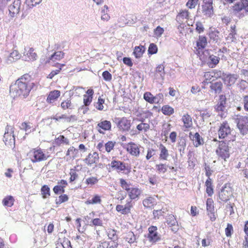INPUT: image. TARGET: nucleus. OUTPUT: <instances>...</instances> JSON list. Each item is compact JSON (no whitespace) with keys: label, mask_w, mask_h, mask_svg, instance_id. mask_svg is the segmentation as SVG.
<instances>
[{"label":"nucleus","mask_w":248,"mask_h":248,"mask_svg":"<svg viewBox=\"0 0 248 248\" xmlns=\"http://www.w3.org/2000/svg\"><path fill=\"white\" fill-rule=\"evenodd\" d=\"M144 99L150 104H154L155 100L154 99V95L150 92H147L144 93Z\"/></svg>","instance_id":"47"},{"label":"nucleus","mask_w":248,"mask_h":248,"mask_svg":"<svg viewBox=\"0 0 248 248\" xmlns=\"http://www.w3.org/2000/svg\"><path fill=\"white\" fill-rule=\"evenodd\" d=\"M78 151L74 147H70L66 153V155H69L71 157L74 158L78 156Z\"/></svg>","instance_id":"45"},{"label":"nucleus","mask_w":248,"mask_h":248,"mask_svg":"<svg viewBox=\"0 0 248 248\" xmlns=\"http://www.w3.org/2000/svg\"><path fill=\"white\" fill-rule=\"evenodd\" d=\"M232 13L241 18L248 13V0H239L232 7Z\"/></svg>","instance_id":"2"},{"label":"nucleus","mask_w":248,"mask_h":248,"mask_svg":"<svg viewBox=\"0 0 248 248\" xmlns=\"http://www.w3.org/2000/svg\"><path fill=\"white\" fill-rule=\"evenodd\" d=\"M22 9L21 0H14L8 6V16L11 18L16 17Z\"/></svg>","instance_id":"5"},{"label":"nucleus","mask_w":248,"mask_h":248,"mask_svg":"<svg viewBox=\"0 0 248 248\" xmlns=\"http://www.w3.org/2000/svg\"><path fill=\"white\" fill-rule=\"evenodd\" d=\"M233 232V227L231 224H228L227 228L225 229V234L227 237H230Z\"/></svg>","instance_id":"62"},{"label":"nucleus","mask_w":248,"mask_h":248,"mask_svg":"<svg viewBox=\"0 0 248 248\" xmlns=\"http://www.w3.org/2000/svg\"><path fill=\"white\" fill-rule=\"evenodd\" d=\"M167 223L172 232H176L179 230L178 224L174 215L170 214L167 217Z\"/></svg>","instance_id":"13"},{"label":"nucleus","mask_w":248,"mask_h":248,"mask_svg":"<svg viewBox=\"0 0 248 248\" xmlns=\"http://www.w3.org/2000/svg\"><path fill=\"white\" fill-rule=\"evenodd\" d=\"M145 50V48L143 46H136L133 53L136 58H140L142 56Z\"/></svg>","instance_id":"33"},{"label":"nucleus","mask_w":248,"mask_h":248,"mask_svg":"<svg viewBox=\"0 0 248 248\" xmlns=\"http://www.w3.org/2000/svg\"><path fill=\"white\" fill-rule=\"evenodd\" d=\"M162 111L166 115H170L174 113V109L172 107L165 105L162 107Z\"/></svg>","instance_id":"46"},{"label":"nucleus","mask_w":248,"mask_h":248,"mask_svg":"<svg viewBox=\"0 0 248 248\" xmlns=\"http://www.w3.org/2000/svg\"><path fill=\"white\" fill-rule=\"evenodd\" d=\"M231 195V188L229 186L227 185H225L218 192L219 199L222 202H227L228 201Z\"/></svg>","instance_id":"11"},{"label":"nucleus","mask_w":248,"mask_h":248,"mask_svg":"<svg viewBox=\"0 0 248 248\" xmlns=\"http://www.w3.org/2000/svg\"><path fill=\"white\" fill-rule=\"evenodd\" d=\"M200 114L203 119H206L210 117L211 113L209 110L204 109L201 110Z\"/></svg>","instance_id":"54"},{"label":"nucleus","mask_w":248,"mask_h":248,"mask_svg":"<svg viewBox=\"0 0 248 248\" xmlns=\"http://www.w3.org/2000/svg\"><path fill=\"white\" fill-rule=\"evenodd\" d=\"M102 77L104 79L107 81H109L112 79V75L108 71H105L102 73Z\"/></svg>","instance_id":"63"},{"label":"nucleus","mask_w":248,"mask_h":248,"mask_svg":"<svg viewBox=\"0 0 248 248\" xmlns=\"http://www.w3.org/2000/svg\"><path fill=\"white\" fill-rule=\"evenodd\" d=\"M155 168L160 173H165L167 171L166 165L164 164L156 165Z\"/></svg>","instance_id":"58"},{"label":"nucleus","mask_w":248,"mask_h":248,"mask_svg":"<svg viewBox=\"0 0 248 248\" xmlns=\"http://www.w3.org/2000/svg\"><path fill=\"white\" fill-rule=\"evenodd\" d=\"M35 86L31 77L28 74H25L11 85L10 95L14 99L22 96L26 98Z\"/></svg>","instance_id":"1"},{"label":"nucleus","mask_w":248,"mask_h":248,"mask_svg":"<svg viewBox=\"0 0 248 248\" xmlns=\"http://www.w3.org/2000/svg\"><path fill=\"white\" fill-rule=\"evenodd\" d=\"M108 236L110 239L112 240L114 246L112 245L111 247L113 248H115L117 247V243L115 242L117 240V235L116 234V232L113 229H108Z\"/></svg>","instance_id":"29"},{"label":"nucleus","mask_w":248,"mask_h":248,"mask_svg":"<svg viewBox=\"0 0 248 248\" xmlns=\"http://www.w3.org/2000/svg\"><path fill=\"white\" fill-rule=\"evenodd\" d=\"M238 78L237 74H225L223 75V79L225 84L228 86L234 84Z\"/></svg>","instance_id":"19"},{"label":"nucleus","mask_w":248,"mask_h":248,"mask_svg":"<svg viewBox=\"0 0 248 248\" xmlns=\"http://www.w3.org/2000/svg\"><path fill=\"white\" fill-rule=\"evenodd\" d=\"M32 127V124L27 122L22 123L20 125V129L24 130L26 134L30 133L31 132Z\"/></svg>","instance_id":"36"},{"label":"nucleus","mask_w":248,"mask_h":248,"mask_svg":"<svg viewBox=\"0 0 248 248\" xmlns=\"http://www.w3.org/2000/svg\"><path fill=\"white\" fill-rule=\"evenodd\" d=\"M98 180L97 177H90L86 179L85 183L88 186H93L96 184L98 182Z\"/></svg>","instance_id":"52"},{"label":"nucleus","mask_w":248,"mask_h":248,"mask_svg":"<svg viewBox=\"0 0 248 248\" xmlns=\"http://www.w3.org/2000/svg\"><path fill=\"white\" fill-rule=\"evenodd\" d=\"M207 45V40L205 37L200 36L197 42V46L199 49L204 48Z\"/></svg>","instance_id":"39"},{"label":"nucleus","mask_w":248,"mask_h":248,"mask_svg":"<svg viewBox=\"0 0 248 248\" xmlns=\"http://www.w3.org/2000/svg\"><path fill=\"white\" fill-rule=\"evenodd\" d=\"M219 32L218 31H213L209 34V36L211 39H213L214 41L216 42H217L219 39Z\"/></svg>","instance_id":"59"},{"label":"nucleus","mask_w":248,"mask_h":248,"mask_svg":"<svg viewBox=\"0 0 248 248\" xmlns=\"http://www.w3.org/2000/svg\"><path fill=\"white\" fill-rule=\"evenodd\" d=\"M111 124L110 121L107 120L102 121L98 123L96 128L98 132L100 134H104L102 130L108 131L111 129Z\"/></svg>","instance_id":"17"},{"label":"nucleus","mask_w":248,"mask_h":248,"mask_svg":"<svg viewBox=\"0 0 248 248\" xmlns=\"http://www.w3.org/2000/svg\"><path fill=\"white\" fill-rule=\"evenodd\" d=\"M143 148L140 145L134 142H129L127 145V151L132 156L139 157L140 155V149Z\"/></svg>","instance_id":"10"},{"label":"nucleus","mask_w":248,"mask_h":248,"mask_svg":"<svg viewBox=\"0 0 248 248\" xmlns=\"http://www.w3.org/2000/svg\"><path fill=\"white\" fill-rule=\"evenodd\" d=\"M41 194L44 199L50 196V188L47 185L43 186L41 189Z\"/></svg>","instance_id":"44"},{"label":"nucleus","mask_w":248,"mask_h":248,"mask_svg":"<svg viewBox=\"0 0 248 248\" xmlns=\"http://www.w3.org/2000/svg\"><path fill=\"white\" fill-rule=\"evenodd\" d=\"M101 202V197L98 195H94L91 199H89L86 201L87 204H94L100 203Z\"/></svg>","instance_id":"38"},{"label":"nucleus","mask_w":248,"mask_h":248,"mask_svg":"<svg viewBox=\"0 0 248 248\" xmlns=\"http://www.w3.org/2000/svg\"><path fill=\"white\" fill-rule=\"evenodd\" d=\"M117 126L120 130L128 131L131 127L130 121L125 117H123L119 120L117 123Z\"/></svg>","instance_id":"15"},{"label":"nucleus","mask_w":248,"mask_h":248,"mask_svg":"<svg viewBox=\"0 0 248 248\" xmlns=\"http://www.w3.org/2000/svg\"><path fill=\"white\" fill-rule=\"evenodd\" d=\"M70 180L71 182H73L75 180L78 176V174L76 172V170L72 169L70 171Z\"/></svg>","instance_id":"64"},{"label":"nucleus","mask_w":248,"mask_h":248,"mask_svg":"<svg viewBox=\"0 0 248 248\" xmlns=\"http://www.w3.org/2000/svg\"><path fill=\"white\" fill-rule=\"evenodd\" d=\"M21 55L18 51L13 50L6 59L5 61L7 64H10L13 62L20 59Z\"/></svg>","instance_id":"21"},{"label":"nucleus","mask_w":248,"mask_h":248,"mask_svg":"<svg viewBox=\"0 0 248 248\" xmlns=\"http://www.w3.org/2000/svg\"><path fill=\"white\" fill-rule=\"evenodd\" d=\"M177 147L178 150L180 153V155L181 156H182L185 153V149L186 147V140L184 139H180L178 142Z\"/></svg>","instance_id":"34"},{"label":"nucleus","mask_w":248,"mask_h":248,"mask_svg":"<svg viewBox=\"0 0 248 248\" xmlns=\"http://www.w3.org/2000/svg\"><path fill=\"white\" fill-rule=\"evenodd\" d=\"M236 122L240 133L243 135L247 134L248 133V117L237 116Z\"/></svg>","instance_id":"7"},{"label":"nucleus","mask_w":248,"mask_h":248,"mask_svg":"<svg viewBox=\"0 0 248 248\" xmlns=\"http://www.w3.org/2000/svg\"><path fill=\"white\" fill-rule=\"evenodd\" d=\"M99 157L98 154L96 152L90 153L87 157L85 159V162L88 165H92L94 163L98 162Z\"/></svg>","instance_id":"18"},{"label":"nucleus","mask_w":248,"mask_h":248,"mask_svg":"<svg viewBox=\"0 0 248 248\" xmlns=\"http://www.w3.org/2000/svg\"><path fill=\"white\" fill-rule=\"evenodd\" d=\"M37 55L32 48H25L23 59L27 62L34 61L37 59Z\"/></svg>","instance_id":"12"},{"label":"nucleus","mask_w":248,"mask_h":248,"mask_svg":"<svg viewBox=\"0 0 248 248\" xmlns=\"http://www.w3.org/2000/svg\"><path fill=\"white\" fill-rule=\"evenodd\" d=\"M204 77L205 78L204 82L208 83L210 82V80L214 77V72H208L204 73Z\"/></svg>","instance_id":"57"},{"label":"nucleus","mask_w":248,"mask_h":248,"mask_svg":"<svg viewBox=\"0 0 248 248\" xmlns=\"http://www.w3.org/2000/svg\"><path fill=\"white\" fill-rule=\"evenodd\" d=\"M157 227L154 226L149 228L148 237L150 242L155 243L160 239V236L157 233Z\"/></svg>","instance_id":"16"},{"label":"nucleus","mask_w":248,"mask_h":248,"mask_svg":"<svg viewBox=\"0 0 248 248\" xmlns=\"http://www.w3.org/2000/svg\"><path fill=\"white\" fill-rule=\"evenodd\" d=\"M226 99L225 96L221 95L220 96L219 101L215 107L216 111L217 112L218 115L220 116L221 118H225L227 115V112L226 109Z\"/></svg>","instance_id":"9"},{"label":"nucleus","mask_w":248,"mask_h":248,"mask_svg":"<svg viewBox=\"0 0 248 248\" xmlns=\"http://www.w3.org/2000/svg\"><path fill=\"white\" fill-rule=\"evenodd\" d=\"M157 47L156 45L152 43L150 45L148 48V53L151 55L156 54L157 52Z\"/></svg>","instance_id":"53"},{"label":"nucleus","mask_w":248,"mask_h":248,"mask_svg":"<svg viewBox=\"0 0 248 248\" xmlns=\"http://www.w3.org/2000/svg\"><path fill=\"white\" fill-rule=\"evenodd\" d=\"M15 199L12 196H6L2 201V204L4 206L12 207L14 205Z\"/></svg>","instance_id":"31"},{"label":"nucleus","mask_w":248,"mask_h":248,"mask_svg":"<svg viewBox=\"0 0 248 248\" xmlns=\"http://www.w3.org/2000/svg\"><path fill=\"white\" fill-rule=\"evenodd\" d=\"M110 166L112 169L116 170L118 172L124 171L126 169L125 164L118 160H112Z\"/></svg>","instance_id":"20"},{"label":"nucleus","mask_w":248,"mask_h":248,"mask_svg":"<svg viewBox=\"0 0 248 248\" xmlns=\"http://www.w3.org/2000/svg\"><path fill=\"white\" fill-rule=\"evenodd\" d=\"M64 53L62 51H57L55 52L49 58V60L55 62V61H60L63 58Z\"/></svg>","instance_id":"41"},{"label":"nucleus","mask_w":248,"mask_h":248,"mask_svg":"<svg viewBox=\"0 0 248 248\" xmlns=\"http://www.w3.org/2000/svg\"><path fill=\"white\" fill-rule=\"evenodd\" d=\"M61 92L58 90H54L50 92L47 97L46 101L49 103H53L60 96Z\"/></svg>","instance_id":"24"},{"label":"nucleus","mask_w":248,"mask_h":248,"mask_svg":"<svg viewBox=\"0 0 248 248\" xmlns=\"http://www.w3.org/2000/svg\"><path fill=\"white\" fill-rule=\"evenodd\" d=\"M29 156L32 163L39 162L46 160L48 155H46L40 148L33 149L29 154Z\"/></svg>","instance_id":"4"},{"label":"nucleus","mask_w":248,"mask_h":248,"mask_svg":"<svg viewBox=\"0 0 248 248\" xmlns=\"http://www.w3.org/2000/svg\"><path fill=\"white\" fill-rule=\"evenodd\" d=\"M104 100L99 97L98 99V102L95 106L96 108L99 110H102L104 108L103 104L104 103Z\"/></svg>","instance_id":"60"},{"label":"nucleus","mask_w":248,"mask_h":248,"mask_svg":"<svg viewBox=\"0 0 248 248\" xmlns=\"http://www.w3.org/2000/svg\"><path fill=\"white\" fill-rule=\"evenodd\" d=\"M216 153L219 158L226 160L230 156V149L228 144L224 142H220Z\"/></svg>","instance_id":"6"},{"label":"nucleus","mask_w":248,"mask_h":248,"mask_svg":"<svg viewBox=\"0 0 248 248\" xmlns=\"http://www.w3.org/2000/svg\"><path fill=\"white\" fill-rule=\"evenodd\" d=\"M206 210L207 212H212L215 211L214 202L211 198H208L206 201Z\"/></svg>","instance_id":"43"},{"label":"nucleus","mask_w":248,"mask_h":248,"mask_svg":"<svg viewBox=\"0 0 248 248\" xmlns=\"http://www.w3.org/2000/svg\"><path fill=\"white\" fill-rule=\"evenodd\" d=\"M182 120L184 123V127L189 128L192 126V120L191 116L187 113L183 115Z\"/></svg>","instance_id":"25"},{"label":"nucleus","mask_w":248,"mask_h":248,"mask_svg":"<svg viewBox=\"0 0 248 248\" xmlns=\"http://www.w3.org/2000/svg\"><path fill=\"white\" fill-rule=\"evenodd\" d=\"M189 135L196 147H198L203 143V140L198 133H196L192 137L191 132L189 133Z\"/></svg>","instance_id":"27"},{"label":"nucleus","mask_w":248,"mask_h":248,"mask_svg":"<svg viewBox=\"0 0 248 248\" xmlns=\"http://www.w3.org/2000/svg\"><path fill=\"white\" fill-rule=\"evenodd\" d=\"M242 103L245 111H248V95H244L242 97Z\"/></svg>","instance_id":"61"},{"label":"nucleus","mask_w":248,"mask_h":248,"mask_svg":"<svg viewBox=\"0 0 248 248\" xmlns=\"http://www.w3.org/2000/svg\"><path fill=\"white\" fill-rule=\"evenodd\" d=\"M3 141L7 145L11 146L15 144V139L14 135V128L12 126L7 125L6 127L3 136Z\"/></svg>","instance_id":"8"},{"label":"nucleus","mask_w":248,"mask_h":248,"mask_svg":"<svg viewBox=\"0 0 248 248\" xmlns=\"http://www.w3.org/2000/svg\"><path fill=\"white\" fill-rule=\"evenodd\" d=\"M164 31L163 28L157 26L154 31V34L156 37H160L162 35Z\"/></svg>","instance_id":"55"},{"label":"nucleus","mask_w":248,"mask_h":248,"mask_svg":"<svg viewBox=\"0 0 248 248\" xmlns=\"http://www.w3.org/2000/svg\"><path fill=\"white\" fill-rule=\"evenodd\" d=\"M155 204V199L151 197H148L143 201V205L146 208H152Z\"/></svg>","instance_id":"32"},{"label":"nucleus","mask_w":248,"mask_h":248,"mask_svg":"<svg viewBox=\"0 0 248 248\" xmlns=\"http://www.w3.org/2000/svg\"><path fill=\"white\" fill-rule=\"evenodd\" d=\"M160 151L159 159L167 160L169 156V151L166 147L162 144H160L159 147Z\"/></svg>","instance_id":"26"},{"label":"nucleus","mask_w":248,"mask_h":248,"mask_svg":"<svg viewBox=\"0 0 248 248\" xmlns=\"http://www.w3.org/2000/svg\"><path fill=\"white\" fill-rule=\"evenodd\" d=\"M120 184L122 187L127 192H128L132 187L129 184H128L125 180L123 179H120Z\"/></svg>","instance_id":"51"},{"label":"nucleus","mask_w":248,"mask_h":248,"mask_svg":"<svg viewBox=\"0 0 248 248\" xmlns=\"http://www.w3.org/2000/svg\"><path fill=\"white\" fill-rule=\"evenodd\" d=\"M137 129L140 131L143 130L146 132L150 129V125L149 124L142 122L137 126Z\"/></svg>","instance_id":"49"},{"label":"nucleus","mask_w":248,"mask_h":248,"mask_svg":"<svg viewBox=\"0 0 248 248\" xmlns=\"http://www.w3.org/2000/svg\"><path fill=\"white\" fill-rule=\"evenodd\" d=\"M62 108L63 109H73L74 106L71 103V100L67 99L66 100L63 101L61 105Z\"/></svg>","instance_id":"42"},{"label":"nucleus","mask_w":248,"mask_h":248,"mask_svg":"<svg viewBox=\"0 0 248 248\" xmlns=\"http://www.w3.org/2000/svg\"><path fill=\"white\" fill-rule=\"evenodd\" d=\"M163 94L162 93L157 94L155 96H154L155 100L154 104H159L162 103L163 101Z\"/></svg>","instance_id":"56"},{"label":"nucleus","mask_w":248,"mask_h":248,"mask_svg":"<svg viewBox=\"0 0 248 248\" xmlns=\"http://www.w3.org/2000/svg\"><path fill=\"white\" fill-rule=\"evenodd\" d=\"M165 67L163 64L158 65L155 69V77L156 79L164 80L165 77Z\"/></svg>","instance_id":"23"},{"label":"nucleus","mask_w":248,"mask_h":248,"mask_svg":"<svg viewBox=\"0 0 248 248\" xmlns=\"http://www.w3.org/2000/svg\"><path fill=\"white\" fill-rule=\"evenodd\" d=\"M132 207V203L131 200H126V203L123 205L118 204L116 207L117 212L122 214H127L130 212L131 208Z\"/></svg>","instance_id":"14"},{"label":"nucleus","mask_w":248,"mask_h":248,"mask_svg":"<svg viewBox=\"0 0 248 248\" xmlns=\"http://www.w3.org/2000/svg\"><path fill=\"white\" fill-rule=\"evenodd\" d=\"M141 192V191L139 188L132 187L128 192V194L131 200H134L138 198Z\"/></svg>","instance_id":"28"},{"label":"nucleus","mask_w":248,"mask_h":248,"mask_svg":"<svg viewBox=\"0 0 248 248\" xmlns=\"http://www.w3.org/2000/svg\"><path fill=\"white\" fill-rule=\"evenodd\" d=\"M125 239L128 243L133 244L136 242L137 237L132 232H129L127 233Z\"/></svg>","instance_id":"40"},{"label":"nucleus","mask_w":248,"mask_h":248,"mask_svg":"<svg viewBox=\"0 0 248 248\" xmlns=\"http://www.w3.org/2000/svg\"><path fill=\"white\" fill-rule=\"evenodd\" d=\"M90 225L91 226H102L103 221L100 218H95L91 220Z\"/></svg>","instance_id":"50"},{"label":"nucleus","mask_w":248,"mask_h":248,"mask_svg":"<svg viewBox=\"0 0 248 248\" xmlns=\"http://www.w3.org/2000/svg\"><path fill=\"white\" fill-rule=\"evenodd\" d=\"M220 58L214 55H211L209 57L208 65L211 68L215 67L219 62Z\"/></svg>","instance_id":"30"},{"label":"nucleus","mask_w":248,"mask_h":248,"mask_svg":"<svg viewBox=\"0 0 248 248\" xmlns=\"http://www.w3.org/2000/svg\"><path fill=\"white\" fill-rule=\"evenodd\" d=\"M232 131L230 128L229 124L227 122H223L220 124L219 128L218 130L219 138H226L229 141L234 140V137L232 134Z\"/></svg>","instance_id":"3"},{"label":"nucleus","mask_w":248,"mask_h":248,"mask_svg":"<svg viewBox=\"0 0 248 248\" xmlns=\"http://www.w3.org/2000/svg\"><path fill=\"white\" fill-rule=\"evenodd\" d=\"M115 142L112 141H108L105 144V152H107L108 153H109L112 151L114 147L115 146Z\"/></svg>","instance_id":"48"},{"label":"nucleus","mask_w":248,"mask_h":248,"mask_svg":"<svg viewBox=\"0 0 248 248\" xmlns=\"http://www.w3.org/2000/svg\"><path fill=\"white\" fill-rule=\"evenodd\" d=\"M202 12L204 15L208 17H210L213 13L212 3H205L202 6Z\"/></svg>","instance_id":"22"},{"label":"nucleus","mask_w":248,"mask_h":248,"mask_svg":"<svg viewBox=\"0 0 248 248\" xmlns=\"http://www.w3.org/2000/svg\"><path fill=\"white\" fill-rule=\"evenodd\" d=\"M56 144L61 145V144L68 145L69 144V140L63 135H61L55 140Z\"/></svg>","instance_id":"37"},{"label":"nucleus","mask_w":248,"mask_h":248,"mask_svg":"<svg viewBox=\"0 0 248 248\" xmlns=\"http://www.w3.org/2000/svg\"><path fill=\"white\" fill-rule=\"evenodd\" d=\"M222 88V84L221 82L213 83L210 85L211 89L214 91L216 93H219L221 92Z\"/></svg>","instance_id":"35"}]
</instances>
